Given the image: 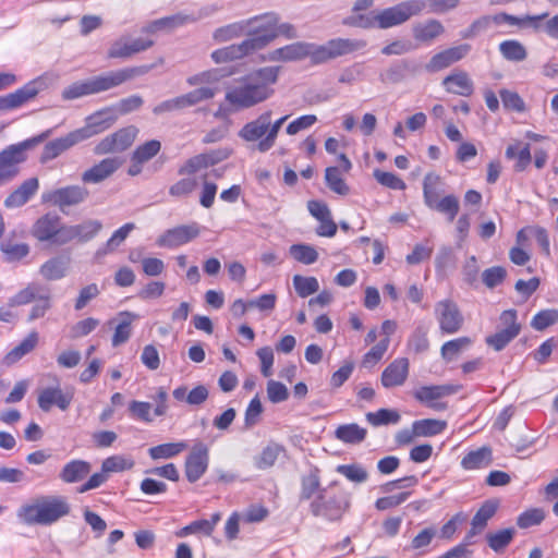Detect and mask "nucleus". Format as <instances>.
<instances>
[{
    "mask_svg": "<svg viewBox=\"0 0 558 558\" xmlns=\"http://www.w3.org/2000/svg\"><path fill=\"white\" fill-rule=\"evenodd\" d=\"M280 66L260 68L242 80L226 93V100L235 109H246L260 104L274 94Z\"/></svg>",
    "mask_w": 558,
    "mask_h": 558,
    "instance_id": "nucleus-1",
    "label": "nucleus"
},
{
    "mask_svg": "<svg viewBox=\"0 0 558 558\" xmlns=\"http://www.w3.org/2000/svg\"><path fill=\"white\" fill-rule=\"evenodd\" d=\"M70 505L62 496H40L17 510V518L26 525H50L68 515Z\"/></svg>",
    "mask_w": 558,
    "mask_h": 558,
    "instance_id": "nucleus-2",
    "label": "nucleus"
},
{
    "mask_svg": "<svg viewBox=\"0 0 558 558\" xmlns=\"http://www.w3.org/2000/svg\"><path fill=\"white\" fill-rule=\"evenodd\" d=\"M50 134L51 130H47L39 135L9 145L0 151V186L19 175L20 165L27 159V151L43 143Z\"/></svg>",
    "mask_w": 558,
    "mask_h": 558,
    "instance_id": "nucleus-3",
    "label": "nucleus"
},
{
    "mask_svg": "<svg viewBox=\"0 0 558 558\" xmlns=\"http://www.w3.org/2000/svg\"><path fill=\"white\" fill-rule=\"evenodd\" d=\"M365 46L364 40L342 37L329 39L322 45L305 41V58H310L313 64H323L361 50Z\"/></svg>",
    "mask_w": 558,
    "mask_h": 558,
    "instance_id": "nucleus-4",
    "label": "nucleus"
},
{
    "mask_svg": "<svg viewBox=\"0 0 558 558\" xmlns=\"http://www.w3.org/2000/svg\"><path fill=\"white\" fill-rule=\"evenodd\" d=\"M279 21L280 17L275 12H267L245 20V23H247L246 40L256 43L255 51L264 49L278 37L276 25Z\"/></svg>",
    "mask_w": 558,
    "mask_h": 558,
    "instance_id": "nucleus-5",
    "label": "nucleus"
},
{
    "mask_svg": "<svg viewBox=\"0 0 558 558\" xmlns=\"http://www.w3.org/2000/svg\"><path fill=\"white\" fill-rule=\"evenodd\" d=\"M425 9L423 0H407L377 12V27L387 29L401 25Z\"/></svg>",
    "mask_w": 558,
    "mask_h": 558,
    "instance_id": "nucleus-6",
    "label": "nucleus"
},
{
    "mask_svg": "<svg viewBox=\"0 0 558 558\" xmlns=\"http://www.w3.org/2000/svg\"><path fill=\"white\" fill-rule=\"evenodd\" d=\"M50 82L48 75H40L15 92L1 96L0 110H11L23 106L34 99L40 92L47 89Z\"/></svg>",
    "mask_w": 558,
    "mask_h": 558,
    "instance_id": "nucleus-7",
    "label": "nucleus"
},
{
    "mask_svg": "<svg viewBox=\"0 0 558 558\" xmlns=\"http://www.w3.org/2000/svg\"><path fill=\"white\" fill-rule=\"evenodd\" d=\"M50 82L48 75H40L15 92L1 96L0 110H11L23 106L34 99L40 92L47 89Z\"/></svg>",
    "mask_w": 558,
    "mask_h": 558,
    "instance_id": "nucleus-8",
    "label": "nucleus"
},
{
    "mask_svg": "<svg viewBox=\"0 0 558 558\" xmlns=\"http://www.w3.org/2000/svg\"><path fill=\"white\" fill-rule=\"evenodd\" d=\"M52 380V386L39 390L37 402L44 412H49L53 405L61 411H66L74 398L73 389L62 390L60 379L57 375H47Z\"/></svg>",
    "mask_w": 558,
    "mask_h": 558,
    "instance_id": "nucleus-9",
    "label": "nucleus"
},
{
    "mask_svg": "<svg viewBox=\"0 0 558 558\" xmlns=\"http://www.w3.org/2000/svg\"><path fill=\"white\" fill-rule=\"evenodd\" d=\"M154 69L153 64L130 66L93 77L96 94L109 90L135 77L143 76Z\"/></svg>",
    "mask_w": 558,
    "mask_h": 558,
    "instance_id": "nucleus-10",
    "label": "nucleus"
},
{
    "mask_svg": "<svg viewBox=\"0 0 558 558\" xmlns=\"http://www.w3.org/2000/svg\"><path fill=\"white\" fill-rule=\"evenodd\" d=\"M89 193L86 187L81 185H68L52 191L45 192L41 195L43 203H49L64 213L66 207L76 206L85 202Z\"/></svg>",
    "mask_w": 558,
    "mask_h": 558,
    "instance_id": "nucleus-11",
    "label": "nucleus"
},
{
    "mask_svg": "<svg viewBox=\"0 0 558 558\" xmlns=\"http://www.w3.org/2000/svg\"><path fill=\"white\" fill-rule=\"evenodd\" d=\"M521 331L515 310L504 311L498 320L497 331L490 336V347L496 351L505 349Z\"/></svg>",
    "mask_w": 558,
    "mask_h": 558,
    "instance_id": "nucleus-12",
    "label": "nucleus"
},
{
    "mask_svg": "<svg viewBox=\"0 0 558 558\" xmlns=\"http://www.w3.org/2000/svg\"><path fill=\"white\" fill-rule=\"evenodd\" d=\"M64 223L61 218L56 214H45L39 217L32 227V235L39 242H50L54 245H63L61 235Z\"/></svg>",
    "mask_w": 558,
    "mask_h": 558,
    "instance_id": "nucleus-13",
    "label": "nucleus"
},
{
    "mask_svg": "<svg viewBox=\"0 0 558 558\" xmlns=\"http://www.w3.org/2000/svg\"><path fill=\"white\" fill-rule=\"evenodd\" d=\"M209 464V449L202 442L193 445L185 458L184 472L190 483L197 482L207 471Z\"/></svg>",
    "mask_w": 558,
    "mask_h": 558,
    "instance_id": "nucleus-14",
    "label": "nucleus"
},
{
    "mask_svg": "<svg viewBox=\"0 0 558 558\" xmlns=\"http://www.w3.org/2000/svg\"><path fill=\"white\" fill-rule=\"evenodd\" d=\"M435 316L441 332L452 335L458 332L463 325V316L458 305L449 300H444L435 305Z\"/></svg>",
    "mask_w": 558,
    "mask_h": 558,
    "instance_id": "nucleus-15",
    "label": "nucleus"
},
{
    "mask_svg": "<svg viewBox=\"0 0 558 558\" xmlns=\"http://www.w3.org/2000/svg\"><path fill=\"white\" fill-rule=\"evenodd\" d=\"M137 132V128L133 125L120 129L116 133L102 138L96 145L95 153L97 155H104L114 151H123L133 144Z\"/></svg>",
    "mask_w": 558,
    "mask_h": 558,
    "instance_id": "nucleus-16",
    "label": "nucleus"
},
{
    "mask_svg": "<svg viewBox=\"0 0 558 558\" xmlns=\"http://www.w3.org/2000/svg\"><path fill=\"white\" fill-rule=\"evenodd\" d=\"M199 235V226L196 222L181 225L165 231L156 241L160 247L175 248L189 243Z\"/></svg>",
    "mask_w": 558,
    "mask_h": 558,
    "instance_id": "nucleus-17",
    "label": "nucleus"
},
{
    "mask_svg": "<svg viewBox=\"0 0 558 558\" xmlns=\"http://www.w3.org/2000/svg\"><path fill=\"white\" fill-rule=\"evenodd\" d=\"M154 46V40L135 38L130 39L122 36L114 40L108 49V58L110 59H129L132 56L146 51Z\"/></svg>",
    "mask_w": 558,
    "mask_h": 558,
    "instance_id": "nucleus-18",
    "label": "nucleus"
},
{
    "mask_svg": "<svg viewBox=\"0 0 558 558\" xmlns=\"http://www.w3.org/2000/svg\"><path fill=\"white\" fill-rule=\"evenodd\" d=\"M349 507V498L339 499L333 497L325 501L320 495L311 502V512L315 517H324L329 521H337L341 519Z\"/></svg>",
    "mask_w": 558,
    "mask_h": 558,
    "instance_id": "nucleus-19",
    "label": "nucleus"
},
{
    "mask_svg": "<svg viewBox=\"0 0 558 558\" xmlns=\"http://www.w3.org/2000/svg\"><path fill=\"white\" fill-rule=\"evenodd\" d=\"M454 388L449 385L423 386L414 391V398L435 411H442L447 408V404L439 400L454 393Z\"/></svg>",
    "mask_w": 558,
    "mask_h": 558,
    "instance_id": "nucleus-20",
    "label": "nucleus"
},
{
    "mask_svg": "<svg viewBox=\"0 0 558 558\" xmlns=\"http://www.w3.org/2000/svg\"><path fill=\"white\" fill-rule=\"evenodd\" d=\"M410 362L407 357H398L383 371L380 384L386 389L403 386L409 377Z\"/></svg>",
    "mask_w": 558,
    "mask_h": 558,
    "instance_id": "nucleus-21",
    "label": "nucleus"
},
{
    "mask_svg": "<svg viewBox=\"0 0 558 558\" xmlns=\"http://www.w3.org/2000/svg\"><path fill=\"white\" fill-rule=\"evenodd\" d=\"M102 223L99 220L88 219L78 225H72L63 228L61 242L63 245L71 241L87 242L92 240L101 230Z\"/></svg>",
    "mask_w": 558,
    "mask_h": 558,
    "instance_id": "nucleus-22",
    "label": "nucleus"
},
{
    "mask_svg": "<svg viewBox=\"0 0 558 558\" xmlns=\"http://www.w3.org/2000/svg\"><path fill=\"white\" fill-rule=\"evenodd\" d=\"M80 134L75 131H72L64 136L54 138L50 142H48L41 151V155L39 157V161L41 163H46L50 160H53L58 158L60 155L75 146L76 144L81 143Z\"/></svg>",
    "mask_w": 558,
    "mask_h": 558,
    "instance_id": "nucleus-23",
    "label": "nucleus"
},
{
    "mask_svg": "<svg viewBox=\"0 0 558 558\" xmlns=\"http://www.w3.org/2000/svg\"><path fill=\"white\" fill-rule=\"evenodd\" d=\"M271 118V110L264 111L255 120L244 124L239 131V136L246 142L259 143L269 133Z\"/></svg>",
    "mask_w": 558,
    "mask_h": 558,
    "instance_id": "nucleus-24",
    "label": "nucleus"
},
{
    "mask_svg": "<svg viewBox=\"0 0 558 558\" xmlns=\"http://www.w3.org/2000/svg\"><path fill=\"white\" fill-rule=\"evenodd\" d=\"M110 113L111 109L108 108L89 116L85 126L74 130L76 134H80L81 141L83 142L107 130L116 120V117Z\"/></svg>",
    "mask_w": 558,
    "mask_h": 558,
    "instance_id": "nucleus-25",
    "label": "nucleus"
},
{
    "mask_svg": "<svg viewBox=\"0 0 558 558\" xmlns=\"http://www.w3.org/2000/svg\"><path fill=\"white\" fill-rule=\"evenodd\" d=\"M39 190V180L36 177L23 181L4 199L7 208H19L24 206Z\"/></svg>",
    "mask_w": 558,
    "mask_h": 558,
    "instance_id": "nucleus-26",
    "label": "nucleus"
},
{
    "mask_svg": "<svg viewBox=\"0 0 558 558\" xmlns=\"http://www.w3.org/2000/svg\"><path fill=\"white\" fill-rule=\"evenodd\" d=\"M254 45L256 46V43L244 39L240 44L230 45L213 51L211 59L218 64L240 60L255 51Z\"/></svg>",
    "mask_w": 558,
    "mask_h": 558,
    "instance_id": "nucleus-27",
    "label": "nucleus"
},
{
    "mask_svg": "<svg viewBox=\"0 0 558 558\" xmlns=\"http://www.w3.org/2000/svg\"><path fill=\"white\" fill-rule=\"evenodd\" d=\"M121 166V161L118 158H106L99 163L87 169L82 174V181L84 183L97 184L105 181L111 174H113Z\"/></svg>",
    "mask_w": 558,
    "mask_h": 558,
    "instance_id": "nucleus-28",
    "label": "nucleus"
},
{
    "mask_svg": "<svg viewBox=\"0 0 558 558\" xmlns=\"http://www.w3.org/2000/svg\"><path fill=\"white\" fill-rule=\"evenodd\" d=\"M51 289L40 282L33 281L25 288L21 289L17 293L11 296L8 301V305L11 307L22 306L32 302L38 301L40 298L50 292Z\"/></svg>",
    "mask_w": 558,
    "mask_h": 558,
    "instance_id": "nucleus-29",
    "label": "nucleus"
},
{
    "mask_svg": "<svg viewBox=\"0 0 558 558\" xmlns=\"http://www.w3.org/2000/svg\"><path fill=\"white\" fill-rule=\"evenodd\" d=\"M305 41H295L293 44L274 49L263 57L264 61L269 62H290L305 59Z\"/></svg>",
    "mask_w": 558,
    "mask_h": 558,
    "instance_id": "nucleus-30",
    "label": "nucleus"
},
{
    "mask_svg": "<svg viewBox=\"0 0 558 558\" xmlns=\"http://www.w3.org/2000/svg\"><path fill=\"white\" fill-rule=\"evenodd\" d=\"M70 266V258L54 256L46 260L39 268L40 276L48 281H57L64 278Z\"/></svg>",
    "mask_w": 558,
    "mask_h": 558,
    "instance_id": "nucleus-31",
    "label": "nucleus"
},
{
    "mask_svg": "<svg viewBox=\"0 0 558 558\" xmlns=\"http://www.w3.org/2000/svg\"><path fill=\"white\" fill-rule=\"evenodd\" d=\"M92 470L89 462L84 460H72L64 464L60 471L59 477L66 484H72L85 478Z\"/></svg>",
    "mask_w": 558,
    "mask_h": 558,
    "instance_id": "nucleus-32",
    "label": "nucleus"
},
{
    "mask_svg": "<svg viewBox=\"0 0 558 558\" xmlns=\"http://www.w3.org/2000/svg\"><path fill=\"white\" fill-rule=\"evenodd\" d=\"M442 192V179L436 173H427L423 181V195L426 206L430 209H435L436 202L439 201Z\"/></svg>",
    "mask_w": 558,
    "mask_h": 558,
    "instance_id": "nucleus-33",
    "label": "nucleus"
},
{
    "mask_svg": "<svg viewBox=\"0 0 558 558\" xmlns=\"http://www.w3.org/2000/svg\"><path fill=\"white\" fill-rule=\"evenodd\" d=\"M442 84L448 93L460 96H470L473 93V84L464 72L453 73L444 78Z\"/></svg>",
    "mask_w": 558,
    "mask_h": 558,
    "instance_id": "nucleus-34",
    "label": "nucleus"
},
{
    "mask_svg": "<svg viewBox=\"0 0 558 558\" xmlns=\"http://www.w3.org/2000/svg\"><path fill=\"white\" fill-rule=\"evenodd\" d=\"M172 395L177 401L186 402L190 405H201L207 400L209 391L204 385H198L191 391H187L185 386H180L173 390Z\"/></svg>",
    "mask_w": 558,
    "mask_h": 558,
    "instance_id": "nucleus-35",
    "label": "nucleus"
},
{
    "mask_svg": "<svg viewBox=\"0 0 558 558\" xmlns=\"http://www.w3.org/2000/svg\"><path fill=\"white\" fill-rule=\"evenodd\" d=\"M120 322L114 328L112 336V345L119 347L125 343L132 333V323L138 318V315L129 311L119 313Z\"/></svg>",
    "mask_w": 558,
    "mask_h": 558,
    "instance_id": "nucleus-36",
    "label": "nucleus"
},
{
    "mask_svg": "<svg viewBox=\"0 0 558 558\" xmlns=\"http://www.w3.org/2000/svg\"><path fill=\"white\" fill-rule=\"evenodd\" d=\"M445 32L442 24L437 20H427L413 26V36L418 41H430Z\"/></svg>",
    "mask_w": 558,
    "mask_h": 558,
    "instance_id": "nucleus-37",
    "label": "nucleus"
},
{
    "mask_svg": "<svg viewBox=\"0 0 558 558\" xmlns=\"http://www.w3.org/2000/svg\"><path fill=\"white\" fill-rule=\"evenodd\" d=\"M38 332L32 331L24 338L20 344L14 347L4 357L7 364H14L20 361L23 356L31 353L38 343Z\"/></svg>",
    "mask_w": 558,
    "mask_h": 558,
    "instance_id": "nucleus-38",
    "label": "nucleus"
},
{
    "mask_svg": "<svg viewBox=\"0 0 558 558\" xmlns=\"http://www.w3.org/2000/svg\"><path fill=\"white\" fill-rule=\"evenodd\" d=\"M367 435V430L355 423L344 424L337 427L335 437L344 444H360Z\"/></svg>",
    "mask_w": 558,
    "mask_h": 558,
    "instance_id": "nucleus-39",
    "label": "nucleus"
},
{
    "mask_svg": "<svg viewBox=\"0 0 558 558\" xmlns=\"http://www.w3.org/2000/svg\"><path fill=\"white\" fill-rule=\"evenodd\" d=\"M284 448L277 442H269L259 454L254 457V465L258 470H267L275 465Z\"/></svg>",
    "mask_w": 558,
    "mask_h": 558,
    "instance_id": "nucleus-40",
    "label": "nucleus"
},
{
    "mask_svg": "<svg viewBox=\"0 0 558 558\" xmlns=\"http://www.w3.org/2000/svg\"><path fill=\"white\" fill-rule=\"evenodd\" d=\"M245 20L234 22L225 26H221L213 33V38L216 43H226L234 38H239L241 36H246Z\"/></svg>",
    "mask_w": 558,
    "mask_h": 558,
    "instance_id": "nucleus-41",
    "label": "nucleus"
},
{
    "mask_svg": "<svg viewBox=\"0 0 558 558\" xmlns=\"http://www.w3.org/2000/svg\"><path fill=\"white\" fill-rule=\"evenodd\" d=\"M472 343L473 340L470 337H461L449 340L445 342L440 349L441 357L447 362H451L456 360L462 352L468 350Z\"/></svg>",
    "mask_w": 558,
    "mask_h": 558,
    "instance_id": "nucleus-42",
    "label": "nucleus"
},
{
    "mask_svg": "<svg viewBox=\"0 0 558 558\" xmlns=\"http://www.w3.org/2000/svg\"><path fill=\"white\" fill-rule=\"evenodd\" d=\"M201 16L178 12L175 14L157 19L160 32H172L186 24L195 23Z\"/></svg>",
    "mask_w": 558,
    "mask_h": 558,
    "instance_id": "nucleus-43",
    "label": "nucleus"
},
{
    "mask_svg": "<svg viewBox=\"0 0 558 558\" xmlns=\"http://www.w3.org/2000/svg\"><path fill=\"white\" fill-rule=\"evenodd\" d=\"M0 250L8 263L20 262L29 254V245L27 243H15L5 240L1 243Z\"/></svg>",
    "mask_w": 558,
    "mask_h": 558,
    "instance_id": "nucleus-44",
    "label": "nucleus"
},
{
    "mask_svg": "<svg viewBox=\"0 0 558 558\" xmlns=\"http://www.w3.org/2000/svg\"><path fill=\"white\" fill-rule=\"evenodd\" d=\"M445 421L435 418L417 420L413 423L414 432L417 437H430L440 434L446 428Z\"/></svg>",
    "mask_w": 558,
    "mask_h": 558,
    "instance_id": "nucleus-45",
    "label": "nucleus"
},
{
    "mask_svg": "<svg viewBox=\"0 0 558 558\" xmlns=\"http://www.w3.org/2000/svg\"><path fill=\"white\" fill-rule=\"evenodd\" d=\"M187 448L186 442H167L149 448L148 453L153 460L170 459Z\"/></svg>",
    "mask_w": 558,
    "mask_h": 558,
    "instance_id": "nucleus-46",
    "label": "nucleus"
},
{
    "mask_svg": "<svg viewBox=\"0 0 558 558\" xmlns=\"http://www.w3.org/2000/svg\"><path fill=\"white\" fill-rule=\"evenodd\" d=\"M320 488L319 470L314 468L301 478L300 500L311 499Z\"/></svg>",
    "mask_w": 558,
    "mask_h": 558,
    "instance_id": "nucleus-47",
    "label": "nucleus"
},
{
    "mask_svg": "<svg viewBox=\"0 0 558 558\" xmlns=\"http://www.w3.org/2000/svg\"><path fill=\"white\" fill-rule=\"evenodd\" d=\"M488 464V448L483 446L476 450L470 451L461 461L464 470H478Z\"/></svg>",
    "mask_w": 558,
    "mask_h": 558,
    "instance_id": "nucleus-48",
    "label": "nucleus"
},
{
    "mask_svg": "<svg viewBox=\"0 0 558 558\" xmlns=\"http://www.w3.org/2000/svg\"><path fill=\"white\" fill-rule=\"evenodd\" d=\"M365 417L366 421L375 427L397 424L401 418L399 412L392 409H379L376 412H368L366 413Z\"/></svg>",
    "mask_w": 558,
    "mask_h": 558,
    "instance_id": "nucleus-49",
    "label": "nucleus"
},
{
    "mask_svg": "<svg viewBox=\"0 0 558 558\" xmlns=\"http://www.w3.org/2000/svg\"><path fill=\"white\" fill-rule=\"evenodd\" d=\"M325 182L327 186L339 195H348L350 189L343 178L341 177L340 170L337 167H328L325 171Z\"/></svg>",
    "mask_w": 558,
    "mask_h": 558,
    "instance_id": "nucleus-50",
    "label": "nucleus"
},
{
    "mask_svg": "<svg viewBox=\"0 0 558 558\" xmlns=\"http://www.w3.org/2000/svg\"><path fill=\"white\" fill-rule=\"evenodd\" d=\"M94 88H95V86H94L93 78L86 80V81H81V82H75L72 85H70L63 89L62 98L65 100H72V99H76V98H80L83 96L93 95V94H96Z\"/></svg>",
    "mask_w": 558,
    "mask_h": 558,
    "instance_id": "nucleus-51",
    "label": "nucleus"
},
{
    "mask_svg": "<svg viewBox=\"0 0 558 558\" xmlns=\"http://www.w3.org/2000/svg\"><path fill=\"white\" fill-rule=\"evenodd\" d=\"M336 472L356 484L364 483L368 478L367 470L359 463L339 464Z\"/></svg>",
    "mask_w": 558,
    "mask_h": 558,
    "instance_id": "nucleus-52",
    "label": "nucleus"
},
{
    "mask_svg": "<svg viewBox=\"0 0 558 558\" xmlns=\"http://www.w3.org/2000/svg\"><path fill=\"white\" fill-rule=\"evenodd\" d=\"M134 466V460L131 457L116 454L102 461L101 469L107 473L122 472L131 470Z\"/></svg>",
    "mask_w": 558,
    "mask_h": 558,
    "instance_id": "nucleus-53",
    "label": "nucleus"
},
{
    "mask_svg": "<svg viewBox=\"0 0 558 558\" xmlns=\"http://www.w3.org/2000/svg\"><path fill=\"white\" fill-rule=\"evenodd\" d=\"M390 343L389 338H383L377 344H375L368 352H366L362 360V366L371 368L376 365L385 355Z\"/></svg>",
    "mask_w": 558,
    "mask_h": 558,
    "instance_id": "nucleus-54",
    "label": "nucleus"
},
{
    "mask_svg": "<svg viewBox=\"0 0 558 558\" xmlns=\"http://www.w3.org/2000/svg\"><path fill=\"white\" fill-rule=\"evenodd\" d=\"M293 286L299 296L307 298L319 290L318 280L315 277H303L295 275Z\"/></svg>",
    "mask_w": 558,
    "mask_h": 558,
    "instance_id": "nucleus-55",
    "label": "nucleus"
},
{
    "mask_svg": "<svg viewBox=\"0 0 558 558\" xmlns=\"http://www.w3.org/2000/svg\"><path fill=\"white\" fill-rule=\"evenodd\" d=\"M500 52L505 59L510 61H522L526 58L524 46L517 40H505L499 46Z\"/></svg>",
    "mask_w": 558,
    "mask_h": 558,
    "instance_id": "nucleus-56",
    "label": "nucleus"
},
{
    "mask_svg": "<svg viewBox=\"0 0 558 558\" xmlns=\"http://www.w3.org/2000/svg\"><path fill=\"white\" fill-rule=\"evenodd\" d=\"M291 256L305 265L314 264L318 258V253L316 250L306 244H293L290 246Z\"/></svg>",
    "mask_w": 558,
    "mask_h": 558,
    "instance_id": "nucleus-57",
    "label": "nucleus"
},
{
    "mask_svg": "<svg viewBox=\"0 0 558 558\" xmlns=\"http://www.w3.org/2000/svg\"><path fill=\"white\" fill-rule=\"evenodd\" d=\"M506 156L510 159L517 158V162L514 163V170L521 172L526 169L532 160L530 145L525 144L523 148L517 151L515 146H508L506 149Z\"/></svg>",
    "mask_w": 558,
    "mask_h": 558,
    "instance_id": "nucleus-58",
    "label": "nucleus"
},
{
    "mask_svg": "<svg viewBox=\"0 0 558 558\" xmlns=\"http://www.w3.org/2000/svg\"><path fill=\"white\" fill-rule=\"evenodd\" d=\"M289 116H283L272 122L270 120V129L267 136L264 137L259 143H257V150L260 153H266L271 149L276 143L278 137V133L282 126V124L288 120Z\"/></svg>",
    "mask_w": 558,
    "mask_h": 558,
    "instance_id": "nucleus-59",
    "label": "nucleus"
},
{
    "mask_svg": "<svg viewBox=\"0 0 558 558\" xmlns=\"http://www.w3.org/2000/svg\"><path fill=\"white\" fill-rule=\"evenodd\" d=\"M342 24L351 27L359 28H374L377 27V13H368V14H352L343 19Z\"/></svg>",
    "mask_w": 558,
    "mask_h": 558,
    "instance_id": "nucleus-60",
    "label": "nucleus"
},
{
    "mask_svg": "<svg viewBox=\"0 0 558 558\" xmlns=\"http://www.w3.org/2000/svg\"><path fill=\"white\" fill-rule=\"evenodd\" d=\"M435 210L447 216V220L452 222L459 213V199L454 195L444 196L436 202Z\"/></svg>",
    "mask_w": 558,
    "mask_h": 558,
    "instance_id": "nucleus-61",
    "label": "nucleus"
},
{
    "mask_svg": "<svg viewBox=\"0 0 558 558\" xmlns=\"http://www.w3.org/2000/svg\"><path fill=\"white\" fill-rule=\"evenodd\" d=\"M161 148V144L157 140H150L145 144L138 146L132 156V160H137L138 162H146L155 157Z\"/></svg>",
    "mask_w": 558,
    "mask_h": 558,
    "instance_id": "nucleus-62",
    "label": "nucleus"
},
{
    "mask_svg": "<svg viewBox=\"0 0 558 558\" xmlns=\"http://www.w3.org/2000/svg\"><path fill=\"white\" fill-rule=\"evenodd\" d=\"M499 97L501 99L502 106L506 110L523 112L525 110L524 100L521 96L513 90L501 89L499 92Z\"/></svg>",
    "mask_w": 558,
    "mask_h": 558,
    "instance_id": "nucleus-63",
    "label": "nucleus"
},
{
    "mask_svg": "<svg viewBox=\"0 0 558 558\" xmlns=\"http://www.w3.org/2000/svg\"><path fill=\"white\" fill-rule=\"evenodd\" d=\"M556 323H558V310H544L534 315L531 326L535 330L542 331Z\"/></svg>",
    "mask_w": 558,
    "mask_h": 558,
    "instance_id": "nucleus-64",
    "label": "nucleus"
}]
</instances>
